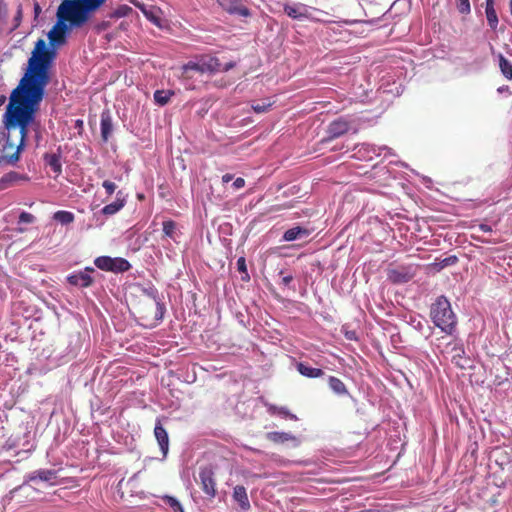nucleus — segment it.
I'll return each instance as SVG.
<instances>
[{
  "label": "nucleus",
  "mask_w": 512,
  "mask_h": 512,
  "mask_svg": "<svg viewBox=\"0 0 512 512\" xmlns=\"http://www.w3.org/2000/svg\"><path fill=\"white\" fill-rule=\"evenodd\" d=\"M56 57L54 49L49 48L44 39H38L28 59V65L19 85L12 91L7 107V127L9 133L15 130L19 134L16 151L8 157V163L19 160L24 148L28 126L34 119L40 102L44 98L45 88L50 83V68Z\"/></svg>",
  "instance_id": "nucleus-1"
},
{
  "label": "nucleus",
  "mask_w": 512,
  "mask_h": 512,
  "mask_svg": "<svg viewBox=\"0 0 512 512\" xmlns=\"http://www.w3.org/2000/svg\"><path fill=\"white\" fill-rule=\"evenodd\" d=\"M107 0H64L57 10L58 22L48 33L52 46L63 45L66 42L68 30L65 22L72 28L82 27L90 19V13L99 9Z\"/></svg>",
  "instance_id": "nucleus-2"
},
{
  "label": "nucleus",
  "mask_w": 512,
  "mask_h": 512,
  "mask_svg": "<svg viewBox=\"0 0 512 512\" xmlns=\"http://www.w3.org/2000/svg\"><path fill=\"white\" fill-rule=\"evenodd\" d=\"M134 313L144 326H155L164 316L165 307L154 293L143 292L133 305Z\"/></svg>",
  "instance_id": "nucleus-3"
},
{
  "label": "nucleus",
  "mask_w": 512,
  "mask_h": 512,
  "mask_svg": "<svg viewBox=\"0 0 512 512\" xmlns=\"http://www.w3.org/2000/svg\"><path fill=\"white\" fill-rule=\"evenodd\" d=\"M430 317L434 325L447 335H451L455 331L457 317L445 296L437 297L435 302L432 303Z\"/></svg>",
  "instance_id": "nucleus-4"
},
{
  "label": "nucleus",
  "mask_w": 512,
  "mask_h": 512,
  "mask_svg": "<svg viewBox=\"0 0 512 512\" xmlns=\"http://www.w3.org/2000/svg\"><path fill=\"white\" fill-rule=\"evenodd\" d=\"M221 63L216 57H202L199 62L189 61L182 66V75L190 78V71L200 74L220 72Z\"/></svg>",
  "instance_id": "nucleus-5"
},
{
  "label": "nucleus",
  "mask_w": 512,
  "mask_h": 512,
  "mask_svg": "<svg viewBox=\"0 0 512 512\" xmlns=\"http://www.w3.org/2000/svg\"><path fill=\"white\" fill-rule=\"evenodd\" d=\"M417 266L390 264L387 268V279L393 284H404L409 282L416 274Z\"/></svg>",
  "instance_id": "nucleus-6"
},
{
  "label": "nucleus",
  "mask_w": 512,
  "mask_h": 512,
  "mask_svg": "<svg viewBox=\"0 0 512 512\" xmlns=\"http://www.w3.org/2000/svg\"><path fill=\"white\" fill-rule=\"evenodd\" d=\"M97 268L103 271L121 273L130 269V263L124 258H112L109 256H99L94 260Z\"/></svg>",
  "instance_id": "nucleus-7"
},
{
  "label": "nucleus",
  "mask_w": 512,
  "mask_h": 512,
  "mask_svg": "<svg viewBox=\"0 0 512 512\" xmlns=\"http://www.w3.org/2000/svg\"><path fill=\"white\" fill-rule=\"evenodd\" d=\"M197 483L208 498L212 499L216 496V480L211 466L200 467Z\"/></svg>",
  "instance_id": "nucleus-8"
},
{
  "label": "nucleus",
  "mask_w": 512,
  "mask_h": 512,
  "mask_svg": "<svg viewBox=\"0 0 512 512\" xmlns=\"http://www.w3.org/2000/svg\"><path fill=\"white\" fill-rule=\"evenodd\" d=\"M351 128V123L344 117H339L329 123L327 127V137L321 140L322 143L329 142L333 139L345 135Z\"/></svg>",
  "instance_id": "nucleus-9"
},
{
  "label": "nucleus",
  "mask_w": 512,
  "mask_h": 512,
  "mask_svg": "<svg viewBox=\"0 0 512 512\" xmlns=\"http://www.w3.org/2000/svg\"><path fill=\"white\" fill-rule=\"evenodd\" d=\"M285 14L296 20H304L308 19L311 21H320L321 19L315 17L310 10L304 4H295V5H285L284 6Z\"/></svg>",
  "instance_id": "nucleus-10"
},
{
  "label": "nucleus",
  "mask_w": 512,
  "mask_h": 512,
  "mask_svg": "<svg viewBox=\"0 0 512 512\" xmlns=\"http://www.w3.org/2000/svg\"><path fill=\"white\" fill-rule=\"evenodd\" d=\"M217 2L229 14L241 17L251 16L250 10L242 4L241 0H217Z\"/></svg>",
  "instance_id": "nucleus-11"
},
{
  "label": "nucleus",
  "mask_w": 512,
  "mask_h": 512,
  "mask_svg": "<svg viewBox=\"0 0 512 512\" xmlns=\"http://www.w3.org/2000/svg\"><path fill=\"white\" fill-rule=\"evenodd\" d=\"M93 268L87 267L84 271H80L78 273H74L70 275L67 280L71 285L79 286V287H89L93 283V279L90 276V273L93 272Z\"/></svg>",
  "instance_id": "nucleus-12"
},
{
  "label": "nucleus",
  "mask_w": 512,
  "mask_h": 512,
  "mask_svg": "<svg viewBox=\"0 0 512 512\" xmlns=\"http://www.w3.org/2000/svg\"><path fill=\"white\" fill-rule=\"evenodd\" d=\"M154 436L159 444L163 456L165 457L169 450V437L160 420H157L155 424Z\"/></svg>",
  "instance_id": "nucleus-13"
},
{
  "label": "nucleus",
  "mask_w": 512,
  "mask_h": 512,
  "mask_svg": "<svg viewBox=\"0 0 512 512\" xmlns=\"http://www.w3.org/2000/svg\"><path fill=\"white\" fill-rule=\"evenodd\" d=\"M485 15L489 27L495 31L498 27V16L495 10V0H485Z\"/></svg>",
  "instance_id": "nucleus-14"
},
{
  "label": "nucleus",
  "mask_w": 512,
  "mask_h": 512,
  "mask_svg": "<svg viewBox=\"0 0 512 512\" xmlns=\"http://www.w3.org/2000/svg\"><path fill=\"white\" fill-rule=\"evenodd\" d=\"M100 128L102 140L107 142L113 132L112 119L108 112H103L101 114Z\"/></svg>",
  "instance_id": "nucleus-15"
},
{
  "label": "nucleus",
  "mask_w": 512,
  "mask_h": 512,
  "mask_svg": "<svg viewBox=\"0 0 512 512\" xmlns=\"http://www.w3.org/2000/svg\"><path fill=\"white\" fill-rule=\"evenodd\" d=\"M29 178L26 175L19 174L17 172L11 171L7 174H5L0 179V190L7 189L12 184L18 182V181H28Z\"/></svg>",
  "instance_id": "nucleus-16"
},
{
  "label": "nucleus",
  "mask_w": 512,
  "mask_h": 512,
  "mask_svg": "<svg viewBox=\"0 0 512 512\" xmlns=\"http://www.w3.org/2000/svg\"><path fill=\"white\" fill-rule=\"evenodd\" d=\"M56 477H57V472L55 470L40 469V470H36V471L30 473L28 476V479H29V481L41 480V481L48 482V481H52V480L56 479Z\"/></svg>",
  "instance_id": "nucleus-17"
},
{
  "label": "nucleus",
  "mask_w": 512,
  "mask_h": 512,
  "mask_svg": "<svg viewBox=\"0 0 512 512\" xmlns=\"http://www.w3.org/2000/svg\"><path fill=\"white\" fill-rule=\"evenodd\" d=\"M296 367L297 371L307 378H320L324 375V371L322 369L313 368L304 362H299Z\"/></svg>",
  "instance_id": "nucleus-18"
},
{
  "label": "nucleus",
  "mask_w": 512,
  "mask_h": 512,
  "mask_svg": "<svg viewBox=\"0 0 512 512\" xmlns=\"http://www.w3.org/2000/svg\"><path fill=\"white\" fill-rule=\"evenodd\" d=\"M233 498L239 503L241 509L248 510L250 508V502L244 486H236L233 491Z\"/></svg>",
  "instance_id": "nucleus-19"
},
{
  "label": "nucleus",
  "mask_w": 512,
  "mask_h": 512,
  "mask_svg": "<svg viewBox=\"0 0 512 512\" xmlns=\"http://www.w3.org/2000/svg\"><path fill=\"white\" fill-rule=\"evenodd\" d=\"M308 235H309V231L307 229L296 226V227L290 228L287 231H285V233L283 235V239L285 241L290 242V241H294L296 239H300L302 237H306Z\"/></svg>",
  "instance_id": "nucleus-20"
},
{
  "label": "nucleus",
  "mask_w": 512,
  "mask_h": 512,
  "mask_svg": "<svg viewBox=\"0 0 512 512\" xmlns=\"http://www.w3.org/2000/svg\"><path fill=\"white\" fill-rule=\"evenodd\" d=\"M328 385L330 389L337 395H346L348 394V390L343 381L337 377L329 376Z\"/></svg>",
  "instance_id": "nucleus-21"
},
{
  "label": "nucleus",
  "mask_w": 512,
  "mask_h": 512,
  "mask_svg": "<svg viewBox=\"0 0 512 512\" xmlns=\"http://www.w3.org/2000/svg\"><path fill=\"white\" fill-rule=\"evenodd\" d=\"M161 9L157 6H149L144 16L155 26L162 27Z\"/></svg>",
  "instance_id": "nucleus-22"
},
{
  "label": "nucleus",
  "mask_w": 512,
  "mask_h": 512,
  "mask_svg": "<svg viewBox=\"0 0 512 512\" xmlns=\"http://www.w3.org/2000/svg\"><path fill=\"white\" fill-rule=\"evenodd\" d=\"M125 206V199L117 197L116 200L110 204L105 205L101 212L104 215H114Z\"/></svg>",
  "instance_id": "nucleus-23"
},
{
  "label": "nucleus",
  "mask_w": 512,
  "mask_h": 512,
  "mask_svg": "<svg viewBox=\"0 0 512 512\" xmlns=\"http://www.w3.org/2000/svg\"><path fill=\"white\" fill-rule=\"evenodd\" d=\"M265 437L267 440L274 443H284L295 439V437L290 433L276 431L266 433Z\"/></svg>",
  "instance_id": "nucleus-24"
},
{
  "label": "nucleus",
  "mask_w": 512,
  "mask_h": 512,
  "mask_svg": "<svg viewBox=\"0 0 512 512\" xmlns=\"http://www.w3.org/2000/svg\"><path fill=\"white\" fill-rule=\"evenodd\" d=\"M499 68L507 80H512V63L502 54H498Z\"/></svg>",
  "instance_id": "nucleus-25"
},
{
  "label": "nucleus",
  "mask_w": 512,
  "mask_h": 512,
  "mask_svg": "<svg viewBox=\"0 0 512 512\" xmlns=\"http://www.w3.org/2000/svg\"><path fill=\"white\" fill-rule=\"evenodd\" d=\"M174 94L175 93L172 90H156L154 92V101L157 104L164 106L170 101Z\"/></svg>",
  "instance_id": "nucleus-26"
},
{
  "label": "nucleus",
  "mask_w": 512,
  "mask_h": 512,
  "mask_svg": "<svg viewBox=\"0 0 512 512\" xmlns=\"http://www.w3.org/2000/svg\"><path fill=\"white\" fill-rule=\"evenodd\" d=\"M132 12L133 9L130 6L126 4H121L118 7H116L108 16L111 19H119L129 16Z\"/></svg>",
  "instance_id": "nucleus-27"
},
{
  "label": "nucleus",
  "mask_w": 512,
  "mask_h": 512,
  "mask_svg": "<svg viewBox=\"0 0 512 512\" xmlns=\"http://www.w3.org/2000/svg\"><path fill=\"white\" fill-rule=\"evenodd\" d=\"M46 163L51 167V169L56 173L60 174L62 171V165L60 162V156L57 154H47L45 155Z\"/></svg>",
  "instance_id": "nucleus-28"
},
{
  "label": "nucleus",
  "mask_w": 512,
  "mask_h": 512,
  "mask_svg": "<svg viewBox=\"0 0 512 512\" xmlns=\"http://www.w3.org/2000/svg\"><path fill=\"white\" fill-rule=\"evenodd\" d=\"M74 218V214L69 211L60 210L54 213V219L64 225L72 223Z\"/></svg>",
  "instance_id": "nucleus-29"
},
{
  "label": "nucleus",
  "mask_w": 512,
  "mask_h": 512,
  "mask_svg": "<svg viewBox=\"0 0 512 512\" xmlns=\"http://www.w3.org/2000/svg\"><path fill=\"white\" fill-rule=\"evenodd\" d=\"M268 411L271 414H277L284 418H288L291 420H297L296 415L292 414L286 407H277V406L272 405L268 408Z\"/></svg>",
  "instance_id": "nucleus-30"
},
{
  "label": "nucleus",
  "mask_w": 512,
  "mask_h": 512,
  "mask_svg": "<svg viewBox=\"0 0 512 512\" xmlns=\"http://www.w3.org/2000/svg\"><path fill=\"white\" fill-rule=\"evenodd\" d=\"M273 104L274 102L271 101L270 99H265L262 101V103L253 102L251 104V108L255 113L260 114L267 112L272 107Z\"/></svg>",
  "instance_id": "nucleus-31"
},
{
  "label": "nucleus",
  "mask_w": 512,
  "mask_h": 512,
  "mask_svg": "<svg viewBox=\"0 0 512 512\" xmlns=\"http://www.w3.org/2000/svg\"><path fill=\"white\" fill-rule=\"evenodd\" d=\"M176 223L173 220L163 222V233L166 237L174 239Z\"/></svg>",
  "instance_id": "nucleus-32"
},
{
  "label": "nucleus",
  "mask_w": 512,
  "mask_h": 512,
  "mask_svg": "<svg viewBox=\"0 0 512 512\" xmlns=\"http://www.w3.org/2000/svg\"><path fill=\"white\" fill-rule=\"evenodd\" d=\"M457 262H458V258H457V256H455V255H451V256H449V257H446V258H444V259L440 260L439 262H436V263H435V266H437V267H438V269H443V268H445V267H447V266L454 265V264H456Z\"/></svg>",
  "instance_id": "nucleus-33"
},
{
  "label": "nucleus",
  "mask_w": 512,
  "mask_h": 512,
  "mask_svg": "<svg viewBox=\"0 0 512 512\" xmlns=\"http://www.w3.org/2000/svg\"><path fill=\"white\" fill-rule=\"evenodd\" d=\"M164 501L174 510V512H184L180 502L176 498L172 496H165Z\"/></svg>",
  "instance_id": "nucleus-34"
},
{
  "label": "nucleus",
  "mask_w": 512,
  "mask_h": 512,
  "mask_svg": "<svg viewBox=\"0 0 512 512\" xmlns=\"http://www.w3.org/2000/svg\"><path fill=\"white\" fill-rule=\"evenodd\" d=\"M456 6L461 14L467 15L471 12L469 0H456Z\"/></svg>",
  "instance_id": "nucleus-35"
},
{
  "label": "nucleus",
  "mask_w": 512,
  "mask_h": 512,
  "mask_svg": "<svg viewBox=\"0 0 512 512\" xmlns=\"http://www.w3.org/2000/svg\"><path fill=\"white\" fill-rule=\"evenodd\" d=\"M237 269L239 272L244 274V276H242V280H244V281L249 280V275H248L247 266H246V260L244 257L238 258Z\"/></svg>",
  "instance_id": "nucleus-36"
},
{
  "label": "nucleus",
  "mask_w": 512,
  "mask_h": 512,
  "mask_svg": "<svg viewBox=\"0 0 512 512\" xmlns=\"http://www.w3.org/2000/svg\"><path fill=\"white\" fill-rule=\"evenodd\" d=\"M102 186L106 190V193L109 196H111L115 192V190L117 188L116 184L114 182L110 181V180H105L102 183Z\"/></svg>",
  "instance_id": "nucleus-37"
},
{
  "label": "nucleus",
  "mask_w": 512,
  "mask_h": 512,
  "mask_svg": "<svg viewBox=\"0 0 512 512\" xmlns=\"http://www.w3.org/2000/svg\"><path fill=\"white\" fill-rule=\"evenodd\" d=\"M35 221V217L31 214V213H28V212H22L20 215H19V223H33Z\"/></svg>",
  "instance_id": "nucleus-38"
},
{
  "label": "nucleus",
  "mask_w": 512,
  "mask_h": 512,
  "mask_svg": "<svg viewBox=\"0 0 512 512\" xmlns=\"http://www.w3.org/2000/svg\"><path fill=\"white\" fill-rule=\"evenodd\" d=\"M130 2L135 6L137 7L138 9H140V11L145 14L147 12V10L149 9L148 6H146L144 3L138 1V0H130Z\"/></svg>",
  "instance_id": "nucleus-39"
},
{
  "label": "nucleus",
  "mask_w": 512,
  "mask_h": 512,
  "mask_svg": "<svg viewBox=\"0 0 512 512\" xmlns=\"http://www.w3.org/2000/svg\"><path fill=\"white\" fill-rule=\"evenodd\" d=\"M233 187L238 190L240 188H243L245 186V180L241 177H238L233 182Z\"/></svg>",
  "instance_id": "nucleus-40"
},
{
  "label": "nucleus",
  "mask_w": 512,
  "mask_h": 512,
  "mask_svg": "<svg viewBox=\"0 0 512 512\" xmlns=\"http://www.w3.org/2000/svg\"><path fill=\"white\" fill-rule=\"evenodd\" d=\"M279 275L283 276L282 277V283L287 286L291 283V281L293 280V276L292 275H284V271L281 270L279 272Z\"/></svg>",
  "instance_id": "nucleus-41"
},
{
  "label": "nucleus",
  "mask_w": 512,
  "mask_h": 512,
  "mask_svg": "<svg viewBox=\"0 0 512 512\" xmlns=\"http://www.w3.org/2000/svg\"><path fill=\"white\" fill-rule=\"evenodd\" d=\"M233 178H234V176L232 174L227 173L222 176V181H223V183H228L231 180H233Z\"/></svg>",
  "instance_id": "nucleus-42"
},
{
  "label": "nucleus",
  "mask_w": 512,
  "mask_h": 512,
  "mask_svg": "<svg viewBox=\"0 0 512 512\" xmlns=\"http://www.w3.org/2000/svg\"><path fill=\"white\" fill-rule=\"evenodd\" d=\"M479 228L483 232H491V227L487 224H481Z\"/></svg>",
  "instance_id": "nucleus-43"
},
{
  "label": "nucleus",
  "mask_w": 512,
  "mask_h": 512,
  "mask_svg": "<svg viewBox=\"0 0 512 512\" xmlns=\"http://www.w3.org/2000/svg\"><path fill=\"white\" fill-rule=\"evenodd\" d=\"M232 67H234V63H228L224 67L221 66V70L220 71H228Z\"/></svg>",
  "instance_id": "nucleus-44"
},
{
  "label": "nucleus",
  "mask_w": 512,
  "mask_h": 512,
  "mask_svg": "<svg viewBox=\"0 0 512 512\" xmlns=\"http://www.w3.org/2000/svg\"><path fill=\"white\" fill-rule=\"evenodd\" d=\"M312 11L318 13V14H327L326 12L320 10V9H317V8H312Z\"/></svg>",
  "instance_id": "nucleus-45"
},
{
  "label": "nucleus",
  "mask_w": 512,
  "mask_h": 512,
  "mask_svg": "<svg viewBox=\"0 0 512 512\" xmlns=\"http://www.w3.org/2000/svg\"><path fill=\"white\" fill-rule=\"evenodd\" d=\"M5 99L6 98L4 96L0 97V105H2L5 102Z\"/></svg>",
  "instance_id": "nucleus-46"
},
{
  "label": "nucleus",
  "mask_w": 512,
  "mask_h": 512,
  "mask_svg": "<svg viewBox=\"0 0 512 512\" xmlns=\"http://www.w3.org/2000/svg\"><path fill=\"white\" fill-rule=\"evenodd\" d=\"M509 6H510V12H511V15H512V0H510Z\"/></svg>",
  "instance_id": "nucleus-47"
},
{
  "label": "nucleus",
  "mask_w": 512,
  "mask_h": 512,
  "mask_svg": "<svg viewBox=\"0 0 512 512\" xmlns=\"http://www.w3.org/2000/svg\"><path fill=\"white\" fill-rule=\"evenodd\" d=\"M362 149H366L365 145H363L360 149H358V152H361Z\"/></svg>",
  "instance_id": "nucleus-48"
},
{
  "label": "nucleus",
  "mask_w": 512,
  "mask_h": 512,
  "mask_svg": "<svg viewBox=\"0 0 512 512\" xmlns=\"http://www.w3.org/2000/svg\"><path fill=\"white\" fill-rule=\"evenodd\" d=\"M39 9H40V8H39V5H38V4H36V6H35V10H36V11H38Z\"/></svg>",
  "instance_id": "nucleus-49"
},
{
  "label": "nucleus",
  "mask_w": 512,
  "mask_h": 512,
  "mask_svg": "<svg viewBox=\"0 0 512 512\" xmlns=\"http://www.w3.org/2000/svg\"><path fill=\"white\" fill-rule=\"evenodd\" d=\"M102 27H103V28H106V27H107V24L103 23V24H102Z\"/></svg>",
  "instance_id": "nucleus-50"
}]
</instances>
